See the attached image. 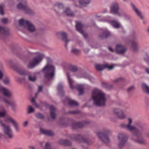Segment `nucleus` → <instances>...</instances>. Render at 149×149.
<instances>
[{"label": "nucleus", "mask_w": 149, "mask_h": 149, "mask_svg": "<svg viewBox=\"0 0 149 149\" xmlns=\"http://www.w3.org/2000/svg\"><path fill=\"white\" fill-rule=\"evenodd\" d=\"M128 122L127 125L123 124L121 125V126L125 129L130 132H133V135L134 138H137V139H135L132 138L131 139L134 142L139 144L144 143V140L140 138L141 134V130L142 128L141 127L140 128L137 129L134 126L131 125L132 123V120L131 118H128Z\"/></svg>", "instance_id": "nucleus-1"}, {"label": "nucleus", "mask_w": 149, "mask_h": 149, "mask_svg": "<svg viewBox=\"0 0 149 149\" xmlns=\"http://www.w3.org/2000/svg\"><path fill=\"white\" fill-rule=\"evenodd\" d=\"M92 99L96 106H103L105 104L106 95L101 90L97 88H94L92 91Z\"/></svg>", "instance_id": "nucleus-2"}, {"label": "nucleus", "mask_w": 149, "mask_h": 149, "mask_svg": "<svg viewBox=\"0 0 149 149\" xmlns=\"http://www.w3.org/2000/svg\"><path fill=\"white\" fill-rule=\"evenodd\" d=\"M19 25L23 27L25 29L32 32L35 31L36 29L34 26L30 22L23 19L19 21Z\"/></svg>", "instance_id": "nucleus-3"}, {"label": "nucleus", "mask_w": 149, "mask_h": 149, "mask_svg": "<svg viewBox=\"0 0 149 149\" xmlns=\"http://www.w3.org/2000/svg\"><path fill=\"white\" fill-rule=\"evenodd\" d=\"M42 71L45 74V77L48 79H50L54 75L55 68L52 65L47 64L43 69Z\"/></svg>", "instance_id": "nucleus-4"}, {"label": "nucleus", "mask_w": 149, "mask_h": 149, "mask_svg": "<svg viewBox=\"0 0 149 149\" xmlns=\"http://www.w3.org/2000/svg\"><path fill=\"white\" fill-rule=\"evenodd\" d=\"M0 123L3 128L5 134L7 137L9 139H12L13 137V135L10 126L8 125H6L1 121H0Z\"/></svg>", "instance_id": "nucleus-5"}, {"label": "nucleus", "mask_w": 149, "mask_h": 149, "mask_svg": "<svg viewBox=\"0 0 149 149\" xmlns=\"http://www.w3.org/2000/svg\"><path fill=\"white\" fill-rule=\"evenodd\" d=\"M43 58V55L39 54L36 57L34 58L30 62L29 64L28 65L27 67L29 68H32L38 64L42 60Z\"/></svg>", "instance_id": "nucleus-6"}, {"label": "nucleus", "mask_w": 149, "mask_h": 149, "mask_svg": "<svg viewBox=\"0 0 149 149\" xmlns=\"http://www.w3.org/2000/svg\"><path fill=\"white\" fill-rule=\"evenodd\" d=\"M119 6L118 3L115 2L112 3L110 7V12L111 13L120 16V14L119 12Z\"/></svg>", "instance_id": "nucleus-7"}, {"label": "nucleus", "mask_w": 149, "mask_h": 149, "mask_svg": "<svg viewBox=\"0 0 149 149\" xmlns=\"http://www.w3.org/2000/svg\"><path fill=\"white\" fill-rule=\"evenodd\" d=\"M6 122H10L12 123L13 125L15 130L16 132H19V128L18 126V124L16 121L10 116L7 117L5 120Z\"/></svg>", "instance_id": "nucleus-8"}, {"label": "nucleus", "mask_w": 149, "mask_h": 149, "mask_svg": "<svg viewBox=\"0 0 149 149\" xmlns=\"http://www.w3.org/2000/svg\"><path fill=\"white\" fill-rule=\"evenodd\" d=\"M118 139L120 141L118 144L120 147L123 146L127 139L125 135L122 133H120L118 134Z\"/></svg>", "instance_id": "nucleus-9"}, {"label": "nucleus", "mask_w": 149, "mask_h": 149, "mask_svg": "<svg viewBox=\"0 0 149 149\" xmlns=\"http://www.w3.org/2000/svg\"><path fill=\"white\" fill-rule=\"evenodd\" d=\"M97 135L99 138L104 143H107L109 141L107 134L104 132H99Z\"/></svg>", "instance_id": "nucleus-10"}, {"label": "nucleus", "mask_w": 149, "mask_h": 149, "mask_svg": "<svg viewBox=\"0 0 149 149\" xmlns=\"http://www.w3.org/2000/svg\"><path fill=\"white\" fill-rule=\"evenodd\" d=\"M113 112L119 118L123 119L125 117L123 112L120 109L115 108L113 109Z\"/></svg>", "instance_id": "nucleus-11"}, {"label": "nucleus", "mask_w": 149, "mask_h": 149, "mask_svg": "<svg viewBox=\"0 0 149 149\" xmlns=\"http://www.w3.org/2000/svg\"><path fill=\"white\" fill-rule=\"evenodd\" d=\"M114 67L113 65H109L106 64L104 65L97 64L95 66V68L98 70H101L105 68H108L109 70H112Z\"/></svg>", "instance_id": "nucleus-12"}, {"label": "nucleus", "mask_w": 149, "mask_h": 149, "mask_svg": "<svg viewBox=\"0 0 149 149\" xmlns=\"http://www.w3.org/2000/svg\"><path fill=\"white\" fill-rule=\"evenodd\" d=\"M126 48L120 44H118L116 45L115 51L116 52L120 54L124 53L126 51Z\"/></svg>", "instance_id": "nucleus-13"}, {"label": "nucleus", "mask_w": 149, "mask_h": 149, "mask_svg": "<svg viewBox=\"0 0 149 149\" xmlns=\"http://www.w3.org/2000/svg\"><path fill=\"white\" fill-rule=\"evenodd\" d=\"M83 26V25L81 22H76V27L77 30L83 35L85 38H86L87 35L82 29Z\"/></svg>", "instance_id": "nucleus-14"}, {"label": "nucleus", "mask_w": 149, "mask_h": 149, "mask_svg": "<svg viewBox=\"0 0 149 149\" xmlns=\"http://www.w3.org/2000/svg\"><path fill=\"white\" fill-rule=\"evenodd\" d=\"M18 1H21L17 6V8L19 9L26 11L29 9L27 7L26 3L24 0H17Z\"/></svg>", "instance_id": "nucleus-15"}, {"label": "nucleus", "mask_w": 149, "mask_h": 149, "mask_svg": "<svg viewBox=\"0 0 149 149\" xmlns=\"http://www.w3.org/2000/svg\"><path fill=\"white\" fill-rule=\"evenodd\" d=\"M0 92L2 93L4 96L7 97H10L12 95V93L9 91L7 89L0 86Z\"/></svg>", "instance_id": "nucleus-16"}, {"label": "nucleus", "mask_w": 149, "mask_h": 149, "mask_svg": "<svg viewBox=\"0 0 149 149\" xmlns=\"http://www.w3.org/2000/svg\"><path fill=\"white\" fill-rule=\"evenodd\" d=\"M131 7L137 16L142 19L143 17L141 11L133 3L131 4Z\"/></svg>", "instance_id": "nucleus-17"}, {"label": "nucleus", "mask_w": 149, "mask_h": 149, "mask_svg": "<svg viewBox=\"0 0 149 149\" xmlns=\"http://www.w3.org/2000/svg\"><path fill=\"white\" fill-rule=\"evenodd\" d=\"M106 21L109 22L111 25L115 28L117 29L120 28L122 30L123 29V27L122 26L120 23L117 21L113 20L111 22H109L107 20H106Z\"/></svg>", "instance_id": "nucleus-18"}, {"label": "nucleus", "mask_w": 149, "mask_h": 149, "mask_svg": "<svg viewBox=\"0 0 149 149\" xmlns=\"http://www.w3.org/2000/svg\"><path fill=\"white\" fill-rule=\"evenodd\" d=\"M9 31V29L8 28L0 26V38L8 34Z\"/></svg>", "instance_id": "nucleus-19"}, {"label": "nucleus", "mask_w": 149, "mask_h": 149, "mask_svg": "<svg viewBox=\"0 0 149 149\" xmlns=\"http://www.w3.org/2000/svg\"><path fill=\"white\" fill-rule=\"evenodd\" d=\"M63 86L62 83H59L57 86L58 93L59 95H63L64 94V91L63 90Z\"/></svg>", "instance_id": "nucleus-20"}, {"label": "nucleus", "mask_w": 149, "mask_h": 149, "mask_svg": "<svg viewBox=\"0 0 149 149\" xmlns=\"http://www.w3.org/2000/svg\"><path fill=\"white\" fill-rule=\"evenodd\" d=\"M71 138L74 140H79L81 142L85 141L84 140V137L81 135H77L75 136L72 135Z\"/></svg>", "instance_id": "nucleus-21"}, {"label": "nucleus", "mask_w": 149, "mask_h": 149, "mask_svg": "<svg viewBox=\"0 0 149 149\" xmlns=\"http://www.w3.org/2000/svg\"><path fill=\"white\" fill-rule=\"evenodd\" d=\"M40 132L42 134L50 136H52L54 135V133L52 131L47 130L42 128L40 129Z\"/></svg>", "instance_id": "nucleus-22"}, {"label": "nucleus", "mask_w": 149, "mask_h": 149, "mask_svg": "<svg viewBox=\"0 0 149 149\" xmlns=\"http://www.w3.org/2000/svg\"><path fill=\"white\" fill-rule=\"evenodd\" d=\"M84 123L81 122H76L72 123V126L73 128H81L84 125Z\"/></svg>", "instance_id": "nucleus-23"}, {"label": "nucleus", "mask_w": 149, "mask_h": 149, "mask_svg": "<svg viewBox=\"0 0 149 149\" xmlns=\"http://www.w3.org/2000/svg\"><path fill=\"white\" fill-rule=\"evenodd\" d=\"M75 88L79 92V95L83 94L84 93V87L83 85H77Z\"/></svg>", "instance_id": "nucleus-24"}, {"label": "nucleus", "mask_w": 149, "mask_h": 149, "mask_svg": "<svg viewBox=\"0 0 149 149\" xmlns=\"http://www.w3.org/2000/svg\"><path fill=\"white\" fill-rule=\"evenodd\" d=\"M49 108L50 111L51 117L53 119H54L56 116V114L54 113L55 109L54 107L52 105L50 106Z\"/></svg>", "instance_id": "nucleus-25"}, {"label": "nucleus", "mask_w": 149, "mask_h": 149, "mask_svg": "<svg viewBox=\"0 0 149 149\" xmlns=\"http://www.w3.org/2000/svg\"><path fill=\"white\" fill-rule=\"evenodd\" d=\"M69 73H67V76L68 79V82L70 86V88L73 89L74 88V86L73 85V80L70 78L69 75Z\"/></svg>", "instance_id": "nucleus-26"}, {"label": "nucleus", "mask_w": 149, "mask_h": 149, "mask_svg": "<svg viewBox=\"0 0 149 149\" xmlns=\"http://www.w3.org/2000/svg\"><path fill=\"white\" fill-rule=\"evenodd\" d=\"M91 0H79V4L82 6H84L90 3Z\"/></svg>", "instance_id": "nucleus-27"}, {"label": "nucleus", "mask_w": 149, "mask_h": 149, "mask_svg": "<svg viewBox=\"0 0 149 149\" xmlns=\"http://www.w3.org/2000/svg\"><path fill=\"white\" fill-rule=\"evenodd\" d=\"M64 13L65 14L68 16H73L74 15V13L72 12L70 8H68L64 11Z\"/></svg>", "instance_id": "nucleus-28"}, {"label": "nucleus", "mask_w": 149, "mask_h": 149, "mask_svg": "<svg viewBox=\"0 0 149 149\" xmlns=\"http://www.w3.org/2000/svg\"><path fill=\"white\" fill-rule=\"evenodd\" d=\"M59 143L61 145H69L71 144L70 142L66 140L61 139L59 142Z\"/></svg>", "instance_id": "nucleus-29"}, {"label": "nucleus", "mask_w": 149, "mask_h": 149, "mask_svg": "<svg viewBox=\"0 0 149 149\" xmlns=\"http://www.w3.org/2000/svg\"><path fill=\"white\" fill-rule=\"evenodd\" d=\"M6 111L3 106L0 107V117H3L6 115Z\"/></svg>", "instance_id": "nucleus-30"}, {"label": "nucleus", "mask_w": 149, "mask_h": 149, "mask_svg": "<svg viewBox=\"0 0 149 149\" xmlns=\"http://www.w3.org/2000/svg\"><path fill=\"white\" fill-rule=\"evenodd\" d=\"M132 44L134 50L136 51L139 47V44L136 41H132Z\"/></svg>", "instance_id": "nucleus-31"}, {"label": "nucleus", "mask_w": 149, "mask_h": 149, "mask_svg": "<svg viewBox=\"0 0 149 149\" xmlns=\"http://www.w3.org/2000/svg\"><path fill=\"white\" fill-rule=\"evenodd\" d=\"M110 35V33L107 30H106L103 33V36H100V38H107Z\"/></svg>", "instance_id": "nucleus-32"}, {"label": "nucleus", "mask_w": 149, "mask_h": 149, "mask_svg": "<svg viewBox=\"0 0 149 149\" xmlns=\"http://www.w3.org/2000/svg\"><path fill=\"white\" fill-rule=\"evenodd\" d=\"M142 87L143 90L149 94V87L145 84H142Z\"/></svg>", "instance_id": "nucleus-33"}, {"label": "nucleus", "mask_w": 149, "mask_h": 149, "mask_svg": "<svg viewBox=\"0 0 149 149\" xmlns=\"http://www.w3.org/2000/svg\"><path fill=\"white\" fill-rule=\"evenodd\" d=\"M63 5L60 3H56L55 4L54 6V10H60L63 8Z\"/></svg>", "instance_id": "nucleus-34"}, {"label": "nucleus", "mask_w": 149, "mask_h": 149, "mask_svg": "<svg viewBox=\"0 0 149 149\" xmlns=\"http://www.w3.org/2000/svg\"><path fill=\"white\" fill-rule=\"evenodd\" d=\"M68 104L70 106H77L78 105V104L77 102L71 100H69Z\"/></svg>", "instance_id": "nucleus-35"}, {"label": "nucleus", "mask_w": 149, "mask_h": 149, "mask_svg": "<svg viewBox=\"0 0 149 149\" xmlns=\"http://www.w3.org/2000/svg\"><path fill=\"white\" fill-rule=\"evenodd\" d=\"M60 34L62 37L63 40L64 41L67 43L69 41V40H68L66 39L67 35L65 33H62Z\"/></svg>", "instance_id": "nucleus-36"}, {"label": "nucleus", "mask_w": 149, "mask_h": 149, "mask_svg": "<svg viewBox=\"0 0 149 149\" xmlns=\"http://www.w3.org/2000/svg\"><path fill=\"white\" fill-rule=\"evenodd\" d=\"M36 74L34 73L32 75L29 76V79L30 81H35L36 79Z\"/></svg>", "instance_id": "nucleus-37"}, {"label": "nucleus", "mask_w": 149, "mask_h": 149, "mask_svg": "<svg viewBox=\"0 0 149 149\" xmlns=\"http://www.w3.org/2000/svg\"><path fill=\"white\" fill-rule=\"evenodd\" d=\"M84 77L88 79L91 82L94 81L95 80L92 77L88 74H86V75Z\"/></svg>", "instance_id": "nucleus-38"}, {"label": "nucleus", "mask_w": 149, "mask_h": 149, "mask_svg": "<svg viewBox=\"0 0 149 149\" xmlns=\"http://www.w3.org/2000/svg\"><path fill=\"white\" fill-rule=\"evenodd\" d=\"M70 71L69 73H70L72 72H75L77 71L78 69L75 66H72L70 69Z\"/></svg>", "instance_id": "nucleus-39"}, {"label": "nucleus", "mask_w": 149, "mask_h": 149, "mask_svg": "<svg viewBox=\"0 0 149 149\" xmlns=\"http://www.w3.org/2000/svg\"><path fill=\"white\" fill-rule=\"evenodd\" d=\"M28 113L30 114L33 112L34 111V109L31 106H29L28 108Z\"/></svg>", "instance_id": "nucleus-40"}, {"label": "nucleus", "mask_w": 149, "mask_h": 149, "mask_svg": "<svg viewBox=\"0 0 149 149\" xmlns=\"http://www.w3.org/2000/svg\"><path fill=\"white\" fill-rule=\"evenodd\" d=\"M4 6L3 4H1L0 5V14L3 15L4 14V11H3V8Z\"/></svg>", "instance_id": "nucleus-41"}, {"label": "nucleus", "mask_w": 149, "mask_h": 149, "mask_svg": "<svg viewBox=\"0 0 149 149\" xmlns=\"http://www.w3.org/2000/svg\"><path fill=\"white\" fill-rule=\"evenodd\" d=\"M42 86H38V92L35 93L36 97L37 95L38 94V93L39 92H41L42 91Z\"/></svg>", "instance_id": "nucleus-42"}, {"label": "nucleus", "mask_w": 149, "mask_h": 149, "mask_svg": "<svg viewBox=\"0 0 149 149\" xmlns=\"http://www.w3.org/2000/svg\"><path fill=\"white\" fill-rule=\"evenodd\" d=\"M72 51L73 53L76 54H78L80 52L79 50L75 48H73L72 50Z\"/></svg>", "instance_id": "nucleus-43"}, {"label": "nucleus", "mask_w": 149, "mask_h": 149, "mask_svg": "<svg viewBox=\"0 0 149 149\" xmlns=\"http://www.w3.org/2000/svg\"><path fill=\"white\" fill-rule=\"evenodd\" d=\"M37 118H43V116L42 115L39 113H37L35 114Z\"/></svg>", "instance_id": "nucleus-44"}, {"label": "nucleus", "mask_w": 149, "mask_h": 149, "mask_svg": "<svg viewBox=\"0 0 149 149\" xmlns=\"http://www.w3.org/2000/svg\"><path fill=\"white\" fill-rule=\"evenodd\" d=\"M44 149H51V147L50 144L48 143H47L45 144V147L44 148Z\"/></svg>", "instance_id": "nucleus-45"}, {"label": "nucleus", "mask_w": 149, "mask_h": 149, "mask_svg": "<svg viewBox=\"0 0 149 149\" xmlns=\"http://www.w3.org/2000/svg\"><path fill=\"white\" fill-rule=\"evenodd\" d=\"M9 81V80L8 78L7 77L5 80H3V82L5 84H8Z\"/></svg>", "instance_id": "nucleus-46"}, {"label": "nucleus", "mask_w": 149, "mask_h": 149, "mask_svg": "<svg viewBox=\"0 0 149 149\" xmlns=\"http://www.w3.org/2000/svg\"><path fill=\"white\" fill-rule=\"evenodd\" d=\"M2 22L4 24L8 22V20L6 18H4L2 19Z\"/></svg>", "instance_id": "nucleus-47"}, {"label": "nucleus", "mask_w": 149, "mask_h": 149, "mask_svg": "<svg viewBox=\"0 0 149 149\" xmlns=\"http://www.w3.org/2000/svg\"><path fill=\"white\" fill-rule=\"evenodd\" d=\"M19 72L21 74L26 75V72L24 70H20Z\"/></svg>", "instance_id": "nucleus-48"}, {"label": "nucleus", "mask_w": 149, "mask_h": 149, "mask_svg": "<svg viewBox=\"0 0 149 149\" xmlns=\"http://www.w3.org/2000/svg\"><path fill=\"white\" fill-rule=\"evenodd\" d=\"M31 101L33 103L35 104V106L36 107H38V105L36 103V102H35L34 99L33 98H32L31 99Z\"/></svg>", "instance_id": "nucleus-49"}, {"label": "nucleus", "mask_w": 149, "mask_h": 149, "mask_svg": "<svg viewBox=\"0 0 149 149\" xmlns=\"http://www.w3.org/2000/svg\"><path fill=\"white\" fill-rule=\"evenodd\" d=\"M108 11V10L107 8H105L103 9V10L102 11V13H106Z\"/></svg>", "instance_id": "nucleus-50"}, {"label": "nucleus", "mask_w": 149, "mask_h": 149, "mask_svg": "<svg viewBox=\"0 0 149 149\" xmlns=\"http://www.w3.org/2000/svg\"><path fill=\"white\" fill-rule=\"evenodd\" d=\"M28 122L27 121L24 122L23 124V126L24 127H26L28 125Z\"/></svg>", "instance_id": "nucleus-51"}, {"label": "nucleus", "mask_w": 149, "mask_h": 149, "mask_svg": "<svg viewBox=\"0 0 149 149\" xmlns=\"http://www.w3.org/2000/svg\"><path fill=\"white\" fill-rule=\"evenodd\" d=\"M3 76V73L1 70H0V79H1Z\"/></svg>", "instance_id": "nucleus-52"}, {"label": "nucleus", "mask_w": 149, "mask_h": 149, "mask_svg": "<svg viewBox=\"0 0 149 149\" xmlns=\"http://www.w3.org/2000/svg\"><path fill=\"white\" fill-rule=\"evenodd\" d=\"M145 60L146 61H147L149 60V57L148 56H146V57L144 58Z\"/></svg>", "instance_id": "nucleus-53"}, {"label": "nucleus", "mask_w": 149, "mask_h": 149, "mask_svg": "<svg viewBox=\"0 0 149 149\" xmlns=\"http://www.w3.org/2000/svg\"><path fill=\"white\" fill-rule=\"evenodd\" d=\"M133 87H134L133 86H131L127 88V90L128 91H129L131 90L133 88Z\"/></svg>", "instance_id": "nucleus-54"}, {"label": "nucleus", "mask_w": 149, "mask_h": 149, "mask_svg": "<svg viewBox=\"0 0 149 149\" xmlns=\"http://www.w3.org/2000/svg\"><path fill=\"white\" fill-rule=\"evenodd\" d=\"M4 101H5V102H6L7 104H10L9 103V102L7 100H6V99H4Z\"/></svg>", "instance_id": "nucleus-55"}, {"label": "nucleus", "mask_w": 149, "mask_h": 149, "mask_svg": "<svg viewBox=\"0 0 149 149\" xmlns=\"http://www.w3.org/2000/svg\"><path fill=\"white\" fill-rule=\"evenodd\" d=\"M146 71L147 73L149 74V69L148 68H146Z\"/></svg>", "instance_id": "nucleus-56"}, {"label": "nucleus", "mask_w": 149, "mask_h": 149, "mask_svg": "<svg viewBox=\"0 0 149 149\" xmlns=\"http://www.w3.org/2000/svg\"><path fill=\"white\" fill-rule=\"evenodd\" d=\"M108 49L109 51H111V52H113L114 51V50H113V49H112L110 47H109Z\"/></svg>", "instance_id": "nucleus-57"}, {"label": "nucleus", "mask_w": 149, "mask_h": 149, "mask_svg": "<svg viewBox=\"0 0 149 149\" xmlns=\"http://www.w3.org/2000/svg\"><path fill=\"white\" fill-rule=\"evenodd\" d=\"M76 112L74 111H70V112L69 113H72V114H74Z\"/></svg>", "instance_id": "nucleus-58"}, {"label": "nucleus", "mask_w": 149, "mask_h": 149, "mask_svg": "<svg viewBox=\"0 0 149 149\" xmlns=\"http://www.w3.org/2000/svg\"><path fill=\"white\" fill-rule=\"evenodd\" d=\"M30 149H34V148L33 146H30L29 147Z\"/></svg>", "instance_id": "nucleus-59"}, {"label": "nucleus", "mask_w": 149, "mask_h": 149, "mask_svg": "<svg viewBox=\"0 0 149 149\" xmlns=\"http://www.w3.org/2000/svg\"><path fill=\"white\" fill-rule=\"evenodd\" d=\"M95 17L96 18H97L98 17H100V16H98L97 15H96V16H95Z\"/></svg>", "instance_id": "nucleus-60"}, {"label": "nucleus", "mask_w": 149, "mask_h": 149, "mask_svg": "<svg viewBox=\"0 0 149 149\" xmlns=\"http://www.w3.org/2000/svg\"><path fill=\"white\" fill-rule=\"evenodd\" d=\"M147 31H148V33H149V27L147 29Z\"/></svg>", "instance_id": "nucleus-61"}, {"label": "nucleus", "mask_w": 149, "mask_h": 149, "mask_svg": "<svg viewBox=\"0 0 149 149\" xmlns=\"http://www.w3.org/2000/svg\"><path fill=\"white\" fill-rule=\"evenodd\" d=\"M120 79H120H116V81H118L120 79Z\"/></svg>", "instance_id": "nucleus-62"}, {"label": "nucleus", "mask_w": 149, "mask_h": 149, "mask_svg": "<svg viewBox=\"0 0 149 149\" xmlns=\"http://www.w3.org/2000/svg\"><path fill=\"white\" fill-rule=\"evenodd\" d=\"M123 0L124 1H127L126 0Z\"/></svg>", "instance_id": "nucleus-63"}, {"label": "nucleus", "mask_w": 149, "mask_h": 149, "mask_svg": "<svg viewBox=\"0 0 149 149\" xmlns=\"http://www.w3.org/2000/svg\"><path fill=\"white\" fill-rule=\"evenodd\" d=\"M148 136L149 137V133L148 134Z\"/></svg>", "instance_id": "nucleus-64"}]
</instances>
